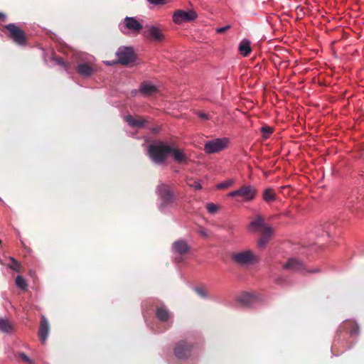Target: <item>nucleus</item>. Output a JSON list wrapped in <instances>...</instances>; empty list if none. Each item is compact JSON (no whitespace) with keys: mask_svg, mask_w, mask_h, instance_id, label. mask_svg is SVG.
<instances>
[{"mask_svg":"<svg viewBox=\"0 0 364 364\" xmlns=\"http://www.w3.org/2000/svg\"><path fill=\"white\" fill-rule=\"evenodd\" d=\"M171 151V146L167 145L163 141L150 144L148 147L149 157L158 164H161L166 161Z\"/></svg>","mask_w":364,"mask_h":364,"instance_id":"nucleus-1","label":"nucleus"},{"mask_svg":"<svg viewBox=\"0 0 364 364\" xmlns=\"http://www.w3.org/2000/svg\"><path fill=\"white\" fill-rule=\"evenodd\" d=\"M2 31L6 33L8 38L18 46H24L28 42V36L25 31L15 23L4 26Z\"/></svg>","mask_w":364,"mask_h":364,"instance_id":"nucleus-2","label":"nucleus"},{"mask_svg":"<svg viewBox=\"0 0 364 364\" xmlns=\"http://www.w3.org/2000/svg\"><path fill=\"white\" fill-rule=\"evenodd\" d=\"M117 60L113 61H105V63L107 65H113L115 64H122L127 65L134 63L136 60L134 51L131 47L122 46L118 48L116 52Z\"/></svg>","mask_w":364,"mask_h":364,"instance_id":"nucleus-3","label":"nucleus"},{"mask_svg":"<svg viewBox=\"0 0 364 364\" xmlns=\"http://www.w3.org/2000/svg\"><path fill=\"white\" fill-rule=\"evenodd\" d=\"M193 348L192 343L186 340H180L174 346L173 353L178 360H187L191 357Z\"/></svg>","mask_w":364,"mask_h":364,"instance_id":"nucleus-4","label":"nucleus"},{"mask_svg":"<svg viewBox=\"0 0 364 364\" xmlns=\"http://www.w3.org/2000/svg\"><path fill=\"white\" fill-rule=\"evenodd\" d=\"M231 259L236 264L245 266L256 261V256L251 250H245L232 253Z\"/></svg>","mask_w":364,"mask_h":364,"instance_id":"nucleus-5","label":"nucleus"},{"mask_svg":"<svg viewBox=\"0 0 364 364\" xmlns=\"http://www.w3.org/2000/svg\"><path fill=\"white\" fill-rule=\"evenodd\" d=\"M257 195V190L252 186H242L239 189L231 191L228 193L229 197L240 196L245 201H250L255 199Z\"/></svg>","mask_w":364,"mask_h":364,"instance_id":"nucleus-6","label":"nucleus"},{"mask_svg":"<svg viewBox=\"0 0 364 364\" xmlns=\"http://www.w3.org/2000/svg\"><path fill=\"white\" fill-rule=\"evenodd\" d=\"M229 140L227 138L215 139L205 143L204 151L207 154H213L225 149L228 144Z\"/></svg>","mask_w":364,"mask_h":364,"instance_id":"nucleus-7","label":"nucleus"},{"mask_svg":"<svg viewBox=\"0 0 364 364\" xmlns=\"http://www.w3.org/2000/svg\"><path fill=\"white\" fill-rule=\"evenodd\" d=\"M247 229L252 232L272 234V229L265 224L264 218L260 215H257L256 218L250 223Z\"/></svg>","mask_w":364,"mask_h":364,"instance_id":"nucleus-8","label":"nucleus"},{"mask_svg":"<svg viewBox=\"0 0 364 364\" xmlns=\"http://www.w3.org/2000/svg\"><path fill=\"white\" fill-rule=\"evenodd\" d=\"M133 94L136 95V93H139L143 97H150L156 96L159 93V90L158 87L154 85L150 81H144L142 82L139 87V90H135L132 92Z\"/></svg>","mask_w":364,"mask_h":364,"instance_id":"nucleus-9","label":"nucleus"},{"mask_svg":"<svg viewBox=\"0 0 364 364\" xmlns=\"http://www.w3.org/2000/svg\"><path fill=\"white\" fill-rule=\"evenodd\" d=\"M158 191L159 197L162 200L161 204L162 207H166L174 202V194L168 186L166 184L159 185L158 186Z\"/></svg>","mask_w":364,"mask_h":364,"instance_id":"nucleus-10","label":"nucleus"},{"mask_svg":"<svg viewBox=\"0 0 364 364\" xmlns=\"http://www.w3.org/2000/svg\"><path fill=\"white\" fill-rule=\"evenodd\" d=\"M198 17L196 12L193 10L188 11L183 10H177L173 15V21L177 24H181L183 22H191L194 21Z\"/></svg>","mask_w":364,"mask_h":364,"instance_id":"nucleus-11","label":"nucleus"},{"mask_svg":"<svg viewBox=\"0 0 364 364\" xmlns=\"http://www.w3.org/2000/svg\"><path fill=\"white\" fill-rule=\"evenodd\" d=\"M285 269H289L295 272H304V271L310 273H316L320 270L318 268L313 269H306L305 264L300 260L295 258L289 259L288 262L283 266Z\"/></svg>","mask_w":364,"mask_h":364,"instance_id":"nucleus-12","label":"nucleus"},{"mask_svg":"<svg viewBox=\"0 0 364 364\" xmlns=\"http://www.w3.org/2000/svg\"><path fill=\"white\" fill-rule=\"evenodd\" d=\"M50 326L45 316H41L38 329V336L42 343H44L49 334Z\"/></svg>","mask_w":364,"mask_h":364,"instance_id":"nucleus-13","label":"nucleus"},{"mask_svg":"<svg viewBox=\"0 0 364 364\" xmlns=\"http://www.w3.org/2000/svg\"><path fill=\"white\" fill-rule=\"evenodd\" d=\"M173 248L174 249L175 252L179 254L181 256L184 255L189 250V246L183 240H178L174 242L173 244ZM176 259L178 262H179L182 260V257H176Z\"/></svg>","mask_w":364,"mask_h":364,"instance_id":"nucleus-14","label":"nucleus"},{"mask_svg":"<svg viewBox=\"0 0 364 364\" xmlns=\"http://www.w3.org/2000/svg\"><path fill=\"white\" fill-rule=\"evenodd\" d=\"M144 35L147 38L158 42L161 41L164 38L161 30L155 26H150L148 28Z\"/></svg>","mask_w":364,"mask_h":364,"instance_id":"nucleus-15","label":"nucleus"},{"mask_svg":"<svg viewBox=\"0 0 364 364\" xmlns=\"http://www.w3.org/2000/svg\"><path fill=\"white\" fill-rule=\"evenodd\" d=\"M237 300L244 306H250L258 301V298L255 294L245 292L239 296Z\"/></svg>","mask_w":364,"mask_h":364,"instance_id":"nucleus-16","label":"nucleus"},{"mask_svg":"<svg viewBox=\"0 0 364 364\" xmlns=\"http://www.w3.org/2000/svg\"><path fill=\"white\" fill-rule=\"evenodd\" d=\"M124 121L132 127H142L145 120L138 115H124Z\"/></svg>","mask_w":364,"mask_h":364,"instance_id":"nucleus-17","label":"nucleus"},{"mask_svg":"<svg viewBox=\"0 0 364 364\" xmlns=\"http://www.w3.org/2000/svg\"><path fill=\"white\" fill-rule=\"evenodd\" d=\"M76 71L80 75L84 77H88L92 75L94 70L89 63H82L77 65Z\"/></svg>","mask_w":364,"mask_h":364,"instance_id":"nucleus-18","label":"nucleus"},{"mask_svg":"<svg viewBox=\"0 0 364 364\" xmlns=\"http://www.w3.org/2000/svg\"><path fill=\"white\" fill-rule=\"evenodd\" d=\"M126 28L133 31H139L142 28V25L134 17H126L124 18Z\"/></svg>","mask_w":364,"mask_h":364,"instance_id":"nucleus-19","label":"nucleus"},{"mask_svg":"<svg viewBox=\"0 0 364 364\" xmlns=\"http://www.w3.org/2000/svg\"><path fill=\"white\" fill-rule=\"evenodd\" d=\"M170 154L172 155L173 159L179 164H186L187 162V156L181 149L171 146Z\"/></svg>","mask_w":364,"mask_h":364,"instance_id":"nucleus-20","label":"nucleus"},{"mask_svg":"<svg viewBox=\"0 0 364 364\" xmlns=\"http://www.w3.org/2000/svg\"><path fill=\"white\" fill-rule=\"evenodd\" d=\"M156 318L162 322H166L171 317L169 311L164 306H158L156 309Z\"/></svg>","mask_w":364,"mask_h":364,"instance_id":"nucleus-21","label":"nucleus"},{"mask_svg":"<svg viewBox=\"0 0 364 364\" xmlns=\"http://www.w3.org/2000/svg\"><path fill=\"white\" fill-rule=\"evenodd\" d=\"M343 326L345 330L349 331L350 336H358L359 333V326L353 321H346L343 323Z\"/></svg>","mask_w":364,"mask_h":364,"instance_id":"nucleus-22","label":"nucleus"},{"mask_svg":"<svg viewBox=\"0 0 364 364\" xmlns=\"http://www.w3.org/2000/svg\"><path fill=\"white\" fill-rule=\"evenodd\" d=\"M0 331L6 333H11L14 331V324L8 319L0 318Z\"/></svg>","mask_w":364,"mask_h":364,"instance_id":"nucleus-23","label":"nucleus"},{"mask_svg":"<svg viewBox=\"0 0 364 364\" xmlns=\"http://www.w3.org/2000/svg\"><path fill=\"white\" fill-rule=\"evenodd\" d=\"M276 198L277 195L272 188H269L264 190L262 193V198L266 203H272L276 200Z\"/></svg>","mask_w":364,"mask_h":364,"instance_id":"nucleus-24","label":"nucleus"},{"mask_svg":"<svg viewBox=\"0 0 364 364\" xmlns=\"http://www.w3.org/2000/svg\"><path fill=\"white\" fill-rule=\"evenodd\" d=\"M239 50L243 56H248L251 52L250 42L246 39L242 40L239 45Z\"/></svg>","mask_w":364,"mask_h":364,"instance_id":"nucleus-25","label":"nucleus"},{"mask_svg":"<svg viewBox=\"0 0 364 364\" xmlns=\"http://www.w3.org/2000/svg\"><path fill=\"white\" fill-rule=\"evenodd\" d=\"M16 285L21 290L26 291L28 288V284L26 279L21 275H18L15 279Z\"/></svg>","mask_w":364,"mask_h":364,"instance_id":"nucleus-26","label":"nucleus"},{"mask_svg":"<svg viewBox=\"0 0 364 364\" xmlns=\"http://www.w3.org/2000/svg\"><path fill=\"white\" fill-rule=\"evenodd\" d=\"M187 185L195 191H198L202 188V186L199 181L194 180L193 178H188L187 180Z\"/></svg>","mask_w":364,"mask_h":364,"instance_id":"nucleus-27","label":"nucleus"},{"mask_svg":"<svg viewBox=\"0 0 364 364\" xmlns=\"http://www.w3.org/2000/svg\"><path fill=\"white\" fill-rule=\"evenodd\" d=\"M262 236L259 239L257 245L259 247H264L267 243L272 234L262 233Z\"/></svg>","mask_w":364,"mask_h":364,"instance_id":"nucleus-28","label":"nucleus"},{"mask_svg":"<svg viewBox=\"0 0 364 364\" xmlns=\"http://www.w3.org/2000/svg\"><path fill=\"white\" fill-rule=\"evenodd\" d=\"M234 183V180L228 179L217 185L218 189H225L232 186Z\"/></svg>","mask_w":364,"mask_h":364,"instance_id":"nucleus-29","label":"nucleus"},{"mask_svg":"<svg viewBox=\"0 0 364 364\" xmlns=\"http://www.w3.org/2000/svg\"><path fill=\"white\" fill-rule=\"evenodd\" d=\"M10 259L12 263L9 264V267L14 271L19 272L21 268V264L14 257H11Z\"/></svg>","mask_w":364,"mask_h":364,"instance_id":"nucleus-30","label":"nucleus"},{"mask_svg":"<svg viewBox=\"0 0 364 364\" xmlns=\"http://www.w3.org/2000/svg\"><path fill=\"white\" fill-rule=\"evenodd\" d=\"M260 131L263 134V137L267 138L273 132V128L269 126H263Z\"/></svg>","mask_w":364,"mask_h":364,"instance_id":"nucleus-31","label":"nucleus"},{"mask_svg":"<svg viewBox=\"0 0 364 364\" xmlns=\"http://www.w3.org/2000/svg\"><path fill=\"white\" fill-rule=\"evenodd\" d=\"M18 356L19 358L25 363H27L28 364H33V360H32L31 359H30L27 355L23 353V352H21V353H19L18 354Z\"/></svg>","mask_w":364,"mask_h":364,"instance_id":"nucleus-32","label":"nucleus"},{"mask_svg":"<svg viewBox=\"0 0 364 364\" xmlns=\"http://www.w3.org/2000/svg\"><path fill=\"white\" fill-rule=\"evenodd\" d=\"M195 291L198 296H200L202 298H205L207 296V294L205 289H203L201 287H196Z\"/></svg>","mask_w":364,"mask_h":364,"instance_id":"nucleus-33","label":"nucleus"},{"mask_svg":"<svg viewBox=\"0 0 364 364\" xmlns=\"http://www.w3.org/2000/svg\"><path fill=\"white\" fill-rule=\"evenodd\" d=\"M206 208L210 213H215L218 210V207L213 203L207 204Z\"/></svg>","mask_w":364,"mask_h":364,"instance_id":"nucleus-34","label":"nucleus"},{"mask_svg":"<svg viewBox=\"0 0 364 364\" xmlns=\"http://www.w3.org/2000/svg\"><path fill=\"white\" fill-rule=\"evenodd\" d=\"M230 28V26L228 25L224 27H220L216 29L218 33H223Z\"/></svg>","mask_w":364,"mask_h":364,"instance_id":"nucleus-35","label":"nucleus"},{"mask_svg":"<svg viewBox=\"0 0 364 364\" xmlns=\"http://www.w3.org/2000/svg\"><path fill=\"white\" fill-rule=\"evenodd\" d=\"M149 3L155 5L163 4L166 0H148Z\"/></svg>","mask_w":364,"mask_h":364,"instance_id":"nucleus-36","label":"nucleus"},{"mask_svg":"<svg viewBox=\"0 0 364 364\" xmlns=\"http://www.w3.org/2000/svg\"><path fill=\"white\" fill-rule=\"evenodd\" d=\"M198 233H199L201 236H203V237H208V235H207V233H206V232H205V229H203V228H200V229L199 230V231H198Z\"/></svg>","mask_w":364,"mask_h":364,"instance_id":"nucleus-37","label":"nucleus"},{"mask_svg":"<svg viewBox=\"0 0 364 364\" xmlns=\"http://www.w3.org/2000/svg\"><path fill=\"white\" fill-rule=\"evenodd\" d=\"M200 118L203 120H208V119H210L209 115L203 114V115H200Z\"/></svg>","mask_w":364,"mask_h":364,"instance_id":"nucleus-38","label":"nucleus"},{"mask_svg":"<svg viewBox=\"0 0 364 364\" xmlns=\"http://www.w3.org/2000/svg\"><path fill=\"white\" fill-rule=\"evenodd\" d=\"M233 229H234V228H233V227H232V226L229 227V228H228V231L229 232V233H230V234H231V235H232V234H233Z\"/></svg>","mask_w":364,"mask_h":364,"instance_id":"nucleus-39","label":"nucleus"},{"mask_svg":"<svg viewBox=\"0 0 364 364\" xmlns=\"http://www.w3.org/2000/svg\"><path fill=\"white\" fill-rule=\"evenodd\" d=\"M6 16L1 13H0V19L5 20Z\"/></svg>","mask_w":364,"mask_h":364,"instance_id":"nucleus-40","label":"nucleus"},{"mask_svg":"<svg viewBox=\"0 0 364 364\" xmlns=\"http://www.w3.org/2000/svg\"><path fill=\"white\" fill-rule=\"evenodd\" d=\"M58 62L59 64L65 65V62L63 60V59H58Z\"/></svg>","mask_w":364,"mask_h":364,"instance_id":"nucleus-41","label":"nucleus"},{"mask_svg":"<svg viewBox=\"0 0 364 364\" xmlns=\"http://www.w3.org/2000/svg\"><path fill=\"white\" fill-rule=\"evenodd\" d=\"M159 131V128H154V129H153V132H154V133H156V132H158Z\"/></svg>","mask_w":364,"mask_h":364,"instance_id":"nucleus-42","label":"nucleus"},{"mask_svg":"<svg viewBox=\"0 0 364 364\" xmlns=\"http://www.w3.org/2000/svg\"><path fill=\"white\" fill-rule=\"evenodd\" d=\"M196 114H204V113H203V112H198Z\"/></svg>","mask_w":364,"mask_h":364,"instance_id":"nucleus-43","label":"nucleus"},{"mask_svg":"<svg viewBox=\"0 0 364 364\" xmlns=\"http://www.w3.org/2000/svg\"><path fill=\"white\" fill-rule=\"evenodd\" d=\"M1 244V240H0V245Z\"/></svg>","mask_w":364,"mask_h":364,"instance_id":"nucleus-44","label":"nucleus"}]
</instances>
